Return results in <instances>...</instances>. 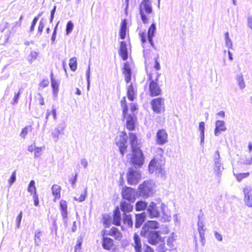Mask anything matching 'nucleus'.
<instances>
[{"label": "nucleus", "mask_w": 252, "mask_h": 252, "mask_svg": "<svg viewBox=\"0 0 252 252\" xmlns=\"http://www.w3.org/2000/svg\"><path fill=\"white\" fill-rule=\"evenodd\" d=\"M159 227V224L156 220H148L144 224L140 231V235L147 237L148 242L152 245L158 244L164 245V238L161 237L160 232L156 231Z\"/></svg>", "instance_id": "obj_1"}, {"label": "nucleus", "mask_w": 252, "mask_h": 252, "mask_svg": "<svg viewBox=\"0 0 252 252\" xmlns=\"http://www.w3.org/2000/svg\"><path fill=\"white\" fill-rule=\"evenodd\" d=\"M146 70L150 96L153 97L161 95L162 90L158 83L160 73L156 72L151 67L147 66Z\"/></svg>", "instance_id": "obj_2"}, {"label": "nucleus", "mask_w": 252, "mask_h": 252, "mask_svg": "<svg viewBox=\"0 0 252 252\" xmlns=\"http://www.w3.org/2000/svg\"><path fill=\"white\" fill-rule=\"evenodd\" d=\"M129 137L131 150V161L133 165L140 166L143 164L144 157L139 146L137 135L135 133H129Z\"/></svg>", "instance_id": "obj_3"}, {"label": "nucleus", "mask_w": 252, "mask_h": 252, "mask_svg": "<svg viewBox=\"0 0 252 252\" xmlns=\"http://www.w3.org/2000/svg\"><path fill=\"white\" fill-rule=\"evenodd\" d=\"M120 103L123 108V117L126 119V126L128 130L133 131L135 128V123L137 118L134 115L127 114L128 110L126 96L123 97Z\"/></svg>", "instance_id": "obj_4"}, {"label": "nucleus", "mask_w": 252, "mask_h": 252, "mask_svg": "<svg viewBox=\"0 0 252 252\" xmlns=\"http://www.w3.org/2000/svg\"><path fill=\"white\" fill-rule=\"evenodd\" d=\"M156 27L155 23H152L149 27L148 32H146L145 30H142L140 29L138 35L140 38L141 44L143 47L145 46L146 43L148 41L152 47L154 46L153 42V37L155 35Z\"/></svg>", "instance_id": "obj_5"}, {"label": "nucleus", "mask_w": 252, "mask_h": 252, "mask_svg": "<svg viewBox=\"0 0 252 252\" xmlns=\"http://www.w3.org/2000/svg\"><path fill=\"white\" fill-rule=\"evenodd\" d=\"M139 10L142 22L144 24H148L149 23L150 15L153 13L150 0H143L139 4Z\"/></svg>", "instance_id": "obj_6"}, {"label": "nucleus", "mask_w": 252, "mask_h": 252, "mask_svg": "<svg viewBox=\"0 0 252 252\" xmlns=\"http://www.w3.org/2000/svg\"><path fill=\"white\" fill-rule=\"evenodd\" d=\"M164 101V98L161 97L153 99L151 101L153 111L157 114L164 112L165 111Z\"/></svg>", "instance_id": "obj_7"}, {"label": "nucleus", "mask_w": 252, "mask_h": 252, "mask_svg": "<svg viewBox=\"0 0 252 252\" xmlns=\"http://www.w3.org/2000/svg\"><path fill=\"white\" fill-rule=\"evenodd\" d=\"M160 158L155 157L150 161L149 165V171L153 172L156 171L161 172L162 167L164 164V158L160 155Z\"/></svg>", "instance_id": "obj_8"}, {"label": "nucleus", "mask_w": 252, "mask_h": 252, "mask_svg": "<svg viewBox=\"0 0 252 252\" xmlns=\"http://www.w3.org/2000/svg\"><path fill=\"white\" fill-rule=\"evenodd\" d=\"M122 198L130 202H134L135 199V190L130 187H126L122 190Z\"/></svg>", "instance_id": "obj_9"}, {"label": "nucleus", "mask_w": 252, "mask_h": 252, "mask_svg": "<svg viewBox=\"0 0 252 252\" xmlns=\"http://www.w3.org/2000/svg\"><path fill=\"white\" fill-rule=\"evenodd\" d=\"M168 141V133L165 129H158L156 135V142L157 144L162 145Z\"/></svg>", "instance_id": "obj_10"}, {"label": "nucleus", "mask_w": 252, "mask_h": 252, "mask_svg": "<svg viewBox=\"0 0 252 252\" xmlns=\"http://www.w3.org/2000/svg\"><path fill=\"white\" fill-rule=\"evenodd\" d=\"M140 175L135 171L130 168L127 174V181L129 185H136L139 181Z\"/></svg>", "instance_id": "obj_11"}, {"label": "nucleus", "mask_w": 252, "mask_h": 252, "mask_svg": "<svg viewBox=\"0 0 252 252\" xmlns=\"http://www.w3.org/2000/svg\"><path fill=\"white\" fill-rule=\"evenodd\" d=\"M60 209L63 220L65 222L67 219V203L64 200H61L59 202Z\"/></svg>", "instance_id": "obj_12"}, {"label": "nucleus", "mask_w": 252, "mask_h": 252, "mask_svg": "<svg viewBox=\"0 0 252 252\" xmlns=\"http://www.w3.org/2000/svg\"><path fill=\"white\" fill-rule=\"evenodd\" d=\"M102 235L103 236L102 242L103 248L106 250H112L114 247L113 240L110 238L104 237L105 234Z\"/></svg>", "instance_id": "obj_13"}, {"label": "nucleus", "mask_w": 252, "mask_h": 252, "mask_svg": "<svg viewBox=\"0 0 252 252\" xmlns=\"http://www.w3.org/2000/svg\"><path fill=\"white\" fill-rule=\"evenodd\" d=\"M119 54L124 61H126L128 59L127 49L126 43L124 41L120 42Z\"/></svg>", "instance_id": "obj_14"}, {"label": "nucleus", "mask_w": 252, "mask_h": 252, "mask_svg": "<svg viewBox=\"0 0 252 252\" xmlns=\"http://www.w3.org/2000/svg\"><path fill=\"white\" fill-rule=\"evenodd\" d=\"M116 144L118 147L122 156L123 157L125 153L127 151V139L126 138H124L119 141L116 142Z\"/></svg>", "instance_id": "obj_15"}, {"label": "nucleus", "mask_w": 252, "mask_h": 252, "mask_svg": "<svg viewBox=\"0 0 252 252\" xmlns=\"http://www.w3.org/2000/svg\"><path fill=\"white\" fill-rule=\"evenodd\" d=\"M123 73L125 75V80L126 83H129L131 80V71L129 64L125 63L123 68Z\"/></svg>", "instance_id": "obj_16"}, {"label": "nucleus", "mask_w": 252, "mask_h": 252, "mask_svg": "<svg viewBox=\"0 0 252 252\" xmlns=\"http://www.w3.org/2000/svg\"><path fill=\"white\" fill-rule=\"evenodd\" d=\"M108 235L113 237L116 240L120 241L123 238L122 232L116 227H112L110 229Z\"/></svg>", "instance_id": "obj_17"}, {"label": "nucleus", "mask_w": 252, "mask_h": 252, "mask_svg": "<svg viewBox=\"0 0 252 252\" xmlns=\"http://www.w3.org/2000/svg\"><path fill=\"white\" fill-rule=\"evenodd\" d=\"M198 231L200 237V241L202 245L205 244V233L206 228L203 222L201 221H199L197 223Z\"/></svg>", "instance_id": "obj_18"}, {"label": "nucleus", "mask_w": 252, "mask_h": 252, "mask_svg": "<svg viewBox=\"0 0 252 252\" xmlns=\"http://www.w3.org/2000/svg\"><path fill=\"white\" fill-rule=\"evenodd\" d=\"M121 220V213L117 207L113 212L112 223L116 226H120Z\"/></svg>", "instance_id": "obj_19"}, {"label": "nucleus", "mask_w": 252, "mask_h": 252, "mask_svg": "<svg viewBox=\"0 0 252 252\" xmlns=\"http://www.w3.org/2000/svg\"><path fill=\"white\" fill-rule=\"evenodd\" d=\"M52 193L54 196V201L61 198V187L57 184H54L52 187Z\"/></svg>", "instance_id": "obj_20"}, {"label": "nucleus", "mask_w": 252, "mask_h": 252, "mask_svg": "<svg viewBox=\"0 0 252 252\" xmlns=\"http://www.w3.org/2000/svg\"><path fill=\"white\" fill-rule=\"evenodd\" d=\"M148 211L151 218H156L159 216L158 208L156 204L152 202L149 206Z\"/></svg>", "instance_id": "obj_21"}, {"label": "nucleus", "mask_w": 252, "mask_h": 252, "mask_svg": "<svg viewBox=\"0 0 252 252\" xmlns=\"http://www.w3.org/2000/svg\"><path fill=\"white\" fill-rule=\"evenodd\" d=\"M244 201L245 204L248 207H252V196L250 195V189L248 188H245L244 189Z\"/></svg>", "instance_id": "obj_22"}, {"label": "nucleus", "mask_w": 252, "mask_h": 252, "mask_svg": "<svg viewBox=\"0 0 252 252\" xmlns=\"http://www.w3.org/2000/svg\"><path fill=\"white\" fill-rule=\"evenodd\" d=\"M134 244L133 245L136 252H141L142 245L141 239L137 233H135L133 236Z\"/></svg>", "instance_id": "obj_23"}, {"label": "nucleus", "mask_w": 252, "mask_h": 252, "mask_svg": "<svg viewBox=\"0 0 252 252\" xmlns=\"http://www.w3.org/2000/svg\"><path fill=\"white\" fill-rule=\"evenodd\" d=\"M226 130L224 122L223 121H217L216 122V127L215 129V134L217 135L221 131Z\"/></svg>", "instance_id": "obj_24"}, {"label": "nucleus", "mask_w": 252, "mask_h": 252, "mask_svg": "<svg viewBox=\"0 0 252 252\" xmlns=\"http://www.w3.org/2000/svg\"><path fill=\"white\" fill-rule=\"evenodd\" d=\"M136 91L134 90V87L132 84L129 85L127 88L126 94L128 99L130 101H133L135 98Z\"/></svg>", "instance_id": "obj_25"}, {"label": "nucleus", "mask_w": 252, "mask_h": 252, "mask_svg": "<svg viewBox=\"0 0 252 252\" xmlns=\"http://www.w3.org/2000/svg\"><path fill=\"white\" fill-rule=\"evenodd\" d=\"M126 19H123L122 21L120 31L119 35L121 39H124L126 38Z\"/></svg>", "instance_id": "obj_26"}, {"label": "nucleus", "mask_w": 252, "mask_h": 252, "mask_svg": "<svg viewBox=\"0 0 252 252\" xmlns=\"http://www.w3.org/2000/svg\"><path fill=\"white\" fill-rule=\"evenodd\" d=\"M145 219V216L144 213L136 214L135 223V227L139 228L144 221Z\"/></svg>", "instance_id": "obj_27"}, {"label": "nucleus", "mask_w": 252, "mask_h": 252, "mask_svg": "<svg viewBox=\"0 0 252 252\" xmlns=\"http://www.w3.org/2000/svg\"><path fill=\"white\" fill-rule=\"evenodd\" d=\"M120 207L123 212H129L132 211L133 209V206L130 203L125 201H123L121 202Z\"/></svg>", "instance_id": "obj_28"}, {"label": "nucleus", "mask_w": 252, "mask_h": 252, "mask_svg": "<svg viewBox=\"0 0 252 252\" xmlns=\"http://www.w3.org/2000/svg\"><path fill=\"white\" fill-rule=\"evenodd\" d=\"M53 73L51 74V87L53 90V93L54 95H57L59 89V83L56 81L53 78Z\"/></svg>", "instance_id": "obj_29"}, {"label": "nucleus", "mask_w": 252, "mask_h": 252, "mask_svg": "<svg viewBox=\"0 0 252 252\" xmlns=\"http://www.w3.org/2000/svg\"><path fill=\"white\" fill-rule=\"evenodd\" d=\"M123 222L126 224L128 227L131 228L133 226V221L131 215L125 214L123 216Z\"/></svg>", "instance_id": "obj_30"}, {"label": "nucleus", "mask_w": 252, "mask_h": 252, "mask_svg": "<svg viewBox=\"0 0 252 252\" xmlns=\"http://www.w3.org/2000/svg\"><path fill=\"white\" fill-rule=\"evenodd\" d=\"M147 204L146 202L142 201H138L135 205V210L137 211H140L145 209L147 207Z\"/></svg>", "instance_id": "obj_31"}, {"label": "nucleus", "mask_w": 252, "mask_h": 252, "mask_svg": "<svg viewBox=\"0 0 252 252\" xmlns=\"http://www.w3.org/2000/svg\"><path fill=\"white\" fill-rule=\"evenodd\" d=\"M32 126L31 125L26 126L24 128H23L20 134V135L22 138H25L27 135L29 131H31L32 130Z\"/></svg>", "instance_id": "obj_32"}, {"label": "nucleus", "mask_w": 252, "mask_h": 252, "mask_svg": "<svg viewBox=\"0 0 252 252\" xmlns=\"http://www.w3.org/2000/svg\"><path fill=\"white\" fill-rule=\"evenodd\" d=\"M69 66L73 71H75L76 69L77 66L76 58L73 57L69 60Z\"/></svg>", "instance_id": "obj_33"}, {"label": "nucleus", "mask_w": 252, "mask_h": 252, "mask_svg": "<svg viewBox=\"0 0 252 252\" xmlns=\"http://www.w3.org/2000/svg\"><path fill=\"white\" fill-rule=\"evenodd\" d=\"M199 130L200 131V136L201 141H203L204 139V132H205V123L203 122H201L199 124Z\"/></svg>", "instance_id": "obj_34"}, {"label": "nucleus", "mask_w": 252, "mask_h": 252, "mask_svg": "<svg viewBox=\"0 0 252 252\" xmlns=\"http://www.w3.org/2000/svg\"><path fill=\"white\" fill-rule=\"evenodd\" d=\"M28 191L32 194L36 193L35 182L33 180L30 181L28 187Z\"/></svg>", "instance_id": "obj_35"}, {"label": "nucleus", "mask_w": 252, "mask_h": 252, "mask_svg": "<svg viewBox=\"0 0 252 252\" xmlns=\"http://www.w3.org/2000/svg\"><path fill=\"white\" fill-rule=\"evenodd\" d=\"M73 28V24L71 21H69L67 22L66 28H65V33L66 34H69L71 31H72Z\"/></svg>", "instance_id": "obj_36"}, {"label": "nucleus", "mask_w": 252, "mask_h": 252, "mask_svg": "<svg viewBox=\"0 0 252 252\" xmlns=\"http://www.w3.org/2000/svg\"><path fill=\"white\" fill-rule=\"evenodd\" d=\"M249 176V172L246 173H240L235 174V176L236 178L238 181H241L243 179Z\"/></svg>", "instance_id": "obj_37"}, {"label": "nucleus", "mask_w": 252, "mask_h": 252, "mask_svg": "<svg viewBox=\"0 0 252 252\" xmlns=\"http://www.w3.org/2000/svg\"><path fill=\"white\" fill-rule=\"evenodd\" d=\"M87 195V189L85 190L80 194L79 197H74V199L78 202H82L85 200Z\"/></svg>", "instance_id": "obj_38"}, {"label": "nucleus", "mask_w": 252, "mask_h": 252, "mask_svg": "<svg viewBox=\"0 0 252 252\" xmlns=\"http://www.w3.org/2000/svg\"><path fill=\"white\" fill-rule=\"evenodd\" d=\"M149 184L148 182L144 181L142 184L139 185V188L141 192H146L149 190V187L147 186Z\"/></svg>", "instance_id": "obj_39"}, {"label": "nucleus", "mask_w": 252, "mask_h": 252, "mask_svg": "<svg viewBox=\"0 0 252 252\" xmlns=\"http://www.w3.org/2000/svg\"><path fill=\"white\" fill-rule=\"evenodd\" d=\"M38 56V53L35 51L31 52L30 55L28 56V60L32 62L34 61Z\"/></svg>", "instance_id": "obj_40"}, {"label": "nucleus", "mask_w": 252, "mask_h": 252, "mask_svg": "<svg viewBox=\"0 0 252 252\" xmlns=\"http://www.w3.org/2000/svg\"><path fill=\"white\" fill-rule=\"evenodd\" d=\"M49 81L48 79H43L39 84L40 89H43L47 87L49 85Z\"/></svg>", "instance_id": "obj_41"}, {"label": "nucleus", "mask_w": 252, "mask_h": 252, "mask_svg": "<svg viewBox=\"0 0 252 252\" xmlns=\"http://www.w3.org/2000/svg\"><path fill=\"white\" fill-rule=\"evenodd\" d=\"M45 26V24L43 20H41L38 26V32L41 34Z\"/></svg>", "instance_id": "obj_42"}, {"label": "nucleus", "mask_w": 252, "mask_h": 252, "mask_svg": "<svg viewBox=\"0 0 252 252\" xmlns=\"http://www.w3.org/2000/svg\"><path fill=\"white\" fill-rule=\"evenodd\" d=\"M237 81L241 88L243 89L245 87V82L242 76L238 77Z\"/></svg>", "instance_id": "obj_43"}, {"label": "nucleus", "mask_w": 252, "mask_h": 252, "mask_svg": "<svg viewBox=\"0 0 252 252\" xmlns=\"http://www.w3.org/2000/svg\"><path fill=\"white\" fill-rule=\"evenodd\" d=\"M42 150V147H37L34 151V157L37 158L39 157L41 155V152Z\"/></svg>", "instance_id": "obj_44"}, {"label": "nucleus", "mask_w": 252, "mask_h": 252, "mask_svg": "<svg viewBox=\"0 0 252 252\" xmlns=\"http://www.w3.org/2000/svg\"><path fill=\"white\" fill-rule=\"evenodd\" d=\"M38 20V16H36L35 17L32 21V25L31 26V27H30V30L31 31H33L34 30V28H35V26L36 25V24Z\"/></svg>", "instance_id": "obj_45"}, {"label": "nucleus", "mask_w": 252, "mask_h": 252, "mask_svg": "<svg viewBox=\"0 0 252 252\" xmlns=\"http://www.w3.org/2000/svg\"><path fill=\"white\" fill-rule=\"evenodd\" d=\"M16 180V171H14L12 172L9 179L8 180V182L10 185L13 184Z\"/></svg>", "instance_id": "obj_46"}, {"label": "nucleus", "mask_w": 252, "mask_h": 252, "mask_svg": "<svg viewBox=\"0 0 252 252\" xmlns=\"http://www.w3.org/2000/svg\"><path fill=\"white\" fill-rule=\"evenodd\" d=\"M82 243V240L81 239H78L77 242V244L75 247V252H77L79 251L81 249V246Z\"/></svg>", "instance_id": "obj_47"}, {"label": "nucleus", "mask_w": 252, "mask_h": 252, "mask_svg": "<svg viewBox=\"0 0 252 252\" xmlns=\"http://www.w3.org/2000/svg\"><path fill=\"white\" fill-rule=\"evenodd\" d=\"M155 64L154 67L156 70H159L160 69V64L158 62V57H156L154 59Z\"/></svg>", "instance_id": "obj_48"}, {"label": "nucleus", "mask_w": 252, "mask_h": 252, "mask_svg": "<svg viewBox=\"0 0 252 252\" xmlns=\"http://www.w3.org/2000/svg\"><path fill=\"white\" fill-rule=\"evenodd\" d=\"M33 199L34 202V205L35 206H38L39 205V199L38 196L36 193L33 194Z\"/></svg>", "instance_id": "obj_49"}, {"label": "nucleus", "mask_w": 252, "mask_h": 252, "mask_svg": "<svg viewBox=\"0 0 252 252\" xmlns=\"http://www.w3.org/2000/svg\"><path fill=\"white\" fill-rule=\"evenodd\" d=\"M52 114L54 119H56V110L54 109H53L52 111L50 112H47L46 115V119H47L48 117L50 116V114Z\"/></svg>", "instance_id": "obj_50"}, {"label": "nucleus", "mask_w": 252, "mask_h": 252, "mask_svg": "<svg viewBox=\"0 0 252 252\" xmlns=\"http://www.w3.org/2000/svg\"><path fill=\"white\" fill-rule=\"evenodd\" d=\"M20 94H21V93H20V91L17 93L15 94L14 96L13 99V102H12V104H14L17 103L18 102V100L19 99V95H20Z\"/></svg>", "instance_id": "obj_51"}, {"label": "nucleus", "mask_w": 252, "mask_h": 252, "mask_svg": "<svg viewBox=\"0 0 252 252\" xmlns=\"http://www.w3.org/2000/svg\"><path fill=\"white\" fill-rule=\"evenodd\" d=\"M22 218V212L21 211L16 218L17 225L18 227H19L20 225Z\"/></svg>", "instance_id": "obj_52"}, {"label": "nucleus", "mask_w": 252, "mask_h": 252, "mask_svg": "<svg viewBox=\"0 0 252 252\" xmlns=\"http://www.w3.org/2000/svg\"><path fill=\"white\" fill-rule=\"evenodd\" d=\"M57 28H58V25H56V26L54 28V32H53V33L52 37H51V40L53 42L55 41V39H56Z\"/></svg>", "instance_id": "obj_53"}, {"label": "nucleus", "mask_w": 252, "mask_h": 252, "mask_svg": "<svg viewBox=\"0 0 252 252\" xmlns=\"http://www.w3.org/2000/svg\"><path fill=\"white\" fill-rule=\"evenodd\" d=\"M104 220L103 221V224L105 225V227H108L110 225V219L109 218H103Z\"/></svg>", "instance_id": "obj_54"}, {"label": "nucleus", "mask_w": 252, "mask_h": 252, "mask_svg": "<svg viewBox=\"0 0 252 252\" xmlns=\"http://www.w3.org/2000/svg\"><path fill=\"white\" fill-rule=\"evenodd\" d=\"M77 174L76 173L73 177L71 178L69 181L72 186H74L76 182Z\"/></svg>", "instance_id": "obj_55"}, {"label": "nucleus", "mask_w": 252, "mask_h": 252, "mask_svg": "<svg viewBox=\"0 0 252 252\" xmlns=\"http://www.w3.org/2000/svg\"><path fill=\"white\" fill-rule=\"evenodd\" d=\"M138 108H137V106L136 104H134V103H131L130 105V111L132 112V113H133L134 111H136V110H137Z\"/></svg>", "instance_id": "obj_56"}, {"label": "nucleus", "mask_w": 252, "mask_h": 252, "mask_svg": "<svg viewBox=\"0 0 252 252\" xmlns=\"http://www.w3.org/2000/svg\"><path fill=\"white\" fill-rule=\"evenodd\" d=\"M37 147L35 146V144H31V145L28 146V150L30 152H34L35 150L36 149Z\"/></svg>", "instance_id": "obj_57"}, {"label": "nucleus", "mask_w": 252, "mask_h": 252, "mask_svg": "<svg viewBox=\"0 0 252 252\" xmlns=\"http://www.w3.org/2000/svg\"><path fill=\"white\" fill-rule=\"evenodd\" d=\"M41 236V232L40 231H38L35 232V235H34V239L36 241V240H40V237Z\"/></svg>", "instance_id": "obj_58"}, {"label": "nucleus", "mask_w": 252, "mask_h": 252, "mask_svg": "<svg viewBox=\"0 0 252 252\" xmlns=\"http://www.w3.org/2000/svg\"><path fill=\"white\" fill-rule=\"evenodd\" d=\"M144 252H154V250L149 246L146 245Z\"/></svg>", "instance_id": "obj_59"}, {"label": "nucleus", "mask_w": 252, "mask_h": 252, "mask_svg": "<svg viewBox=\"0 0 252 252\" xmlns=\"http://www.w3.org/2000/svg\"><path fill=\"white\" fill-rule=\"evenodd\" d=\"M215 236L216 238L220 241H221L222 239V236L218 232H215Z\"/></svg>", "instance_id": "obj_60"}, {"label": "nucleus", "mask_w": 252, "mask_h": 252, "mask_svg": "<svg viewBox=\"0 0 252 252\" xmlns=\"http://www.w3.org/2000/svg\"><path fill=\"white\" fill-rule=\"evenodd\" d=\"M245 164L246 165L252 164V156L250 158H246L245 161Z\"/></svg>", "instance_id": "obj_61"}, {"label": "nucleus", "mask_w": 252, "mask_h": 252, "mask_svg": "<svg viewBox=\"0 0 252 252\" xmlns=\"http://www.w3.org/2000/svg\"><path fill=\"white\" fill-rule=\"evenodd\" d=\"M38 95H39V97L38 98L39 103L41 105H44V100L43 97L42 96V95L40 94H39Z\"/></svg>", "instance_id": "obj_62"}, {"label": "nucleus", "mask_w": 252, "mask_h": 252, "mask_svg": "<svg viewBox=\"0 0 252 252\" xmlns=\"http://www.w3.org/2000/svg\"><path fill=\"white\" fill-rule=\"evenodd\" d=\"M56 6H54L53 8L51 11V17H50V20L52 21L53 20V19L54 18V14L56 11Z\"/></svg>", "instance_id": "obj_63"}, {"label": "nucleus", "mask_w": 252, "mask_h": 252, "mask_svg": "<svg viewBox=\"0 0 252 252\" xmlns=\"http://www.w3.org/2000/svg\"><path fill=\"white\" fill-rule=\"evenodd\" d=\"M248 26L252 29V18L249 17L248 20Z\"/></svg>", "instance_id": "obj_64"}]
</instances>
